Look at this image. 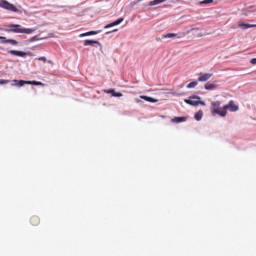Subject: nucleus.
I'll return each mask as SVG.
<instances>
[{
    "mask_svg": "<svg viewBox=\"0 0 256 256\" xmlns=\"http://www.w3.org/2000/svg\"><path fill=\"white\" fill-rule=\"evenodd\" d=\"M8 27V29H4V31L7 33L31 35L36 32V29L33 28H21L20 24H10Z\"/></svg>",
    "mask_w": 256,
    "mask_h": 256,
    "instance_id": "obj_1",
    "label": "nucleus"
},
{
    "mask_svg": "<svg viewBox=\"0 0 256 256\" xmlns=\"http://www.w3.org/2000/svg\"><path fill=\"white\" fill-rule=\"evenodd\" d=\"M24 85H34V86H42L44 87L45 84L41 81H26V80H17L14 79L13 83L11 84L12 87H23Z\"/></svg>",
    "mask_w": 256,
    "mask_h": 256,
    "instance_id": "obj_2",
    "label": "nucleus"
},
{
    "mask_svg": "<svg viewBox=\"0 0 256 256\" xmlns=\"http://www.w3.org/2000/svg\"><path fill=\"white\" fill-rule=\"evenodd\" d=\"M210 111L213 116L219 115L220 117H225V113L223 111V107H221L220 101L211 102Z\"/></svg>",
    "mask_w": 256,
    "mask_h": 256,
    "instance_id": "obj_3",
    "label": "nucleus"
},
{
    "mask_svg": "<svg viewBox=\"0 0 256 256\" xmlns=\"http://www.w3.org/2000/svg\"><path fill=\"white\" fill-rule=\"evenodd\" d=\"M239 110V106L235 104L233 100L229 101L227 104L223 106V112H224V117L227 116L228 111L230 112H236Z\"/></svg>",
    "mask_w": 256,
    "mask_h": 256,
    "instance_id": "obj_4",
    "label": "nucleus"
},
{
    "mask_svg": "<svg viewBox=\"0 0 256 256\" xmlns=\"http://www.w3.org/2000/svg\"><path fill=\"white\" fill-rule=\"evenodd\" d=\"M0 8H4L6 10H9L11 12H18V9L11 3H9L8 1L2 0L0 1Z\"/></svg>",
    "mask_w": 256,
    "mask_h": 256,
    "instance_id": "obj_5",
    "label": "nucleus"
},
{
    "mask_svg": "<svg viewBox=\"0 0 256 256\" xmlns=\"http://www.w3.org/2000/svg\"><path fill=\"white\" fill-rule=\"evenodd\" d=\"M213 77V74L207 72H200L198 82H207Z\"/></svg>",
    "mask_w": 256,
    "mask_h": 256,
    "instance_id": "obj_6",
    "label": "nucleus"
},
{
    "mask_svg": "<svg viewBox=\"0 0 256 256\" xmlns=\"http://www.w3.org/2000/svg\"><path fill=\"white\" fill-rule=\"evenodd\" d=\"M124 21V18L123 17H120L118 18L117 20L105 25V29H109V28H112V27H115V26H118L120 25L122 22Z\"/></svg>",
    "mask_w": 256,
    "mask_h": 256,
    "instance_id": "obj_7",
    "label": "nucleus"
},
{
    "mask_svg": "<svg viewBox=\"0 0 256 256\" xmlns=\"http://www.w3.org/2000/svg\"><path fill=\"white\" fill-rule=\"evenodd\" d=\"M105 94H110L112 97H123L121 92H116L115 89H104Z\"/></svg>",
    "mask_w": 256,
    "mask_h": 256,
    "instance_id": "obj_8",
    "label": "nucleus"
},
{
    "mask_svg": "<svg viewBox=\"0 0 256 256\" xmlns=\"http://www.w3.org/2000/svg\"><path fill=\"white\" fill-rule=\"evenodd\" d=\"M30 223L32 226H38L41 223V219L39 216H32L30 218Z\"/></svg>",
    "mask_w": 256,
    "mask_h": 256,
    "instance_id": "obj_9",
    "label": "nucleus"
},
{
    "mask_svg": "<svg viewBox=\"0 0 256 256\" xmlns=\"http://www.w3.org/2000/svg\"><path fill=\"white\" fill-rule=\"evenodd\" d=\"M238 26H239V28L247 30V29H250V28H255L256 24H249V23L242 22V23H239Z\"/></svg>",
    "mask_w": 256,
    "mask_h": 256,
    "instance_id": "obj_10",
    "label": "nucleus"
},
{
    "mask_svg": "<svg viewBox=\"0 0 256 256\" xmlns=\"http://www.w3.org/2000/svg\"><path fill=\"white\" fill-rule=\"evenodd\" d=\"M9 54L15 55V56H18V57H25V56L27 55L26 52L17 51V50H10V51H9Z\"/></svg>",
    "mask_w": 256,
    "mask_h": 256,
    "instance_id": "obj_11",
    "label": "nucleus"
},
{
    "mask_svg": "<svg viewBox=\"0 0 256 256\" xmlns=\"http://www.w3.org/2000/svg\"><path fill=\"white\" fill-rule=\"evenodd\" d=\"M204 89H205V90H208V91H212V90H215V89H216V85H215L214 83L207 82V83L204 85Z\"/></svg>",
    "mask_w": 256,
    "mask_h": 256,
    "instance_id": "obj_12",
    "label": "nucleus"
},
{
    "mask_svg": "<svg viewBox=\"0 0 256 256\" xmlns=\"http://www.w3.org/2000/svg\"><path fill=\"white\" fill-rule=\"evenodd\" d=\"M140 99H144V101H147L148 103H157V101H158L152 97L145 96V95H141Z\"/></svg>",
    "mask_w": 256,
    "mask_h": 256,
    "instance_id": "obj_13",
    "label": "nucleus"
},
{
    "mask_svg": "<svg viewBox=\"0 0 256 256\" xmlns=\"http://www.w3.org/2000/svg\"><path fill=\"white\" fill-rule=\"evenodd\" d=\"M186 120H187L186 117H175V118L171 119V122L179 124V123H182V122H186Z\"/></svg>",
    "mask_w": 256,
    "mask_h": 256,
    "instance_id": "obj_14",
    "label": "nucleus"
},
{
    "mask_svg": "<svg viewBox=\"0 0 256 256\" xmlns=\"http://www.w3.org/2000/svg\"><path fill=\"white\" fill-rule=\"evenodd\" d=\"M167 0H153L149 2V6H157L159 4H162L163 2H166Z\"/></svg>",
    "mask_w": 256,
    "mask_h": 256,
    "instance_id": "obj_15",
    "label": "nucleus"
},
{
    "mask_svg": "<svg viewBox=\"0 0 256 256\" xmlns=\"http://www.w3.org/2000/svg\"><path fill=\"white\" fill-rule=\"evenodd\" d=\"M85 46H91V45H99V42L96 40H85L84 41Z\"/></svg>",
    "mask_w": 256,
    "mask_h": 256,
    "instance_id": "obj_16",
    "label": "nucleus"
},
{
    "mask_svg": "<svg viewBox=\"0 0 256 256\" xmlns=\"http://www.w3.org/2000/svg\"><path fill=\"white\" fill-rule=\"evenodd\" d=\"M175 37H177L176 33H167V34L162 35L163 39H172V38H175Z\"/></svg>",
    "mask_w": 256,
    "mask_h": 256,
    "instance_id": "obj_17",
    "label": "nucleus"
},
{
    "mask_svg": "<svg viewBox=\"0 0 256 256\" xmlns=\"http://www.w3.org/2000/svg\"><path fill=\"white\" fill-rule=\"evenodd\" d=\"M97 34H98L97 31H89V32L81 34L80 36L81 37H87V36H94V35H97Z\"/></svg>",
    "mask_w": 256,
    "mask_h": 256,
    "instance_id": "obj_18",
    "label": "nucleus"
},
{
    "mask_svg": "<svg viewBox=\"0 0 256 256\" xmlns=\"http://www.w3.org/2000/svg\"><path fill=\"white\" fill-rule=\"evenodd\" d=\"M184 101H185V103H187L191 106H198V100L194 101V100H191V99H185Z\"/></svg>",
    "mask_w": 256,
    "mask_h": 256,
    "instance_id": "obj_19",
    "label": "nucleus"
},
{
    "mask_svg": "<svg viewBox=\"0 0 256 256\" xmlns=\"http://www.w3.org/2000/svg\"><path fill=\"white\" fill-rule=\"evenodd\" d=\"M198 82L197 81H192L187 85V89H193L197 86Z\"/></svg>",
    "mask_w": 256,
    "mask_h": 256,
    "instance_id": "obj_20",
    "label": "nucleus"
},
{
    "mask_svg": "<svg viewBox=\"0 0 256 256\" xmlns=\"http://www.w3.org/2000/svg\"><path fill=\"white\" fill-rule=\"evenodd\" d=\"M202 117H203V112L201 110L195 114V119L197 121H200Z\"/></svg>",
    "mask_w": 256,
    "mask_h": 256,
    "instance_id": "obj_21",
    "label": "nucleus"
},
{
    "mask_svg": "<svg viewBox=\"0 0 256 256\" xmlns=\"http://www.w3.org/2000/svg\"><path fill=\"white\" fill-rule=\"evenodd\" d=\"M214 3V0H204V1H200L199 5H208Z\"/></svg>",
    "mask_w": 256,
    "mask_h": 256,
    "instance_id": "obj_22",
    "label": "nucleus"
},
{
    "mask_svg": "<svg viewBox=\"0 0 256 256\" xmlns=\"http://www.w3.org/2000/svg\"><path fill=\"white\" fill-rule=\"evenodd\" d=\"M9 39H7L4 36H0V43H2V45H6L8 43Z\"/></svg>",
    "mask_w": 256,
    "mask_h": 256,
    "instance_id": "obj_23",
    "label": "nucleus"
},
{
    "mask_svg": "<svg viewBox=\"0 0 256 256\" xmlns=\"http://www.w3.org/2000/svg\"><path fill=\"white\" fill-rule=\"evenodd\" d=\"M192 99H198V105L205 106V102L204 101H200V97L199 96H194V97H192Z\"/></svg>",
    "mask_w": 256,
    "mask_h": 256,
    "instance_id": "obj_24",
    "label": "nucleus"
},
{
    "mask_svg": "<svg viewBox=\"0 0 256 256\" xmlns=\"http://www.w3.org/2000/svg\"><path fill=\"white\" fill-rule=\"evenodd\" d=\"M8 43H10V45H13V46L18 45V41L14 40V39H8Z\"/></svg>",
    "mask_w": 256,
    "mask_h": 256,
    "instance_id": "obj_25",
    "label": "nucleus"
},
{
    "mask_svg": "<svg viewBox=\"0 0 256 256\" xmlns=\"http://www.w3.org/2000/svg\"><path fill=\"white\" fill-rule=\"evenodd\" d=\"M10 83V80L7 79H0V85H7Z\"/></svg>",
    "mask_w": 256,
    "mask_h": 256,
    "instance_id": "obj_26",
    "label": "nucleus"
},
{
    "mask_svg": "<svg viewBox=\"0 0 256 256\" xmlns=\"http://www.w3.org/2000/svg\"><path fill=\"white\" fill-rule=\"evenodd\" d=\"M37 60H39V61H43L44 63H46V62H47V58H46V57H40V58H38Z\"/></svg>",
    "mask_w": 256,
    "mask_h": 256,
    "instance_id": "obj_27",
    "label": "nucleus"
},
{
    "mask_svg": "<svg viewBox=\"0 0 256 256\" xmlns=\"http://www.w3.org/2000/svg\"><path fill=\"white\" fill-rule=\"evenodd\" d=\"M250 62L251 64L256 65V58H253Z\"/></svg>",
    "mask_w": 256,
    "mask_h": 256,
    "instance_id": "obj_28",
    "label": "nucleus"
},
{
    "mask_svg": "<svg viewBox=\"0 0 256 256\" xmlns=\"http://www.w3.org/2000/svg\"><path fill=\"white\" fill-rule=\"evenodd\" d=\"M31 41H38L37 37H33Z\"/></svg>",
    "mask_w": 256,
    "mask_h": 256,
    "instance_id": "obj_29",
    "label": "nucleus"
}]
</instances>
